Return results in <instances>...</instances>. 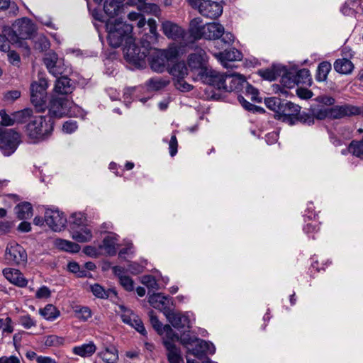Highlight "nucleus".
<instances>
[{"mask_svg":"<svg viewBox=\"0 0 363 363\" xmlns=\"http://www.w3.org/2000/svg\"><path fill=\"white\" fill-rule=\"evenodd\" d=\"M331 64L328 61L320 62L317 68L315 79L318 82H325L328 78V74L331 70Z\"/></svg>","mask_w":363,"mask_h":363,"instance_id":"obj_36","label":"nucleus"},{"mask_svg":"<svg viewBox=\"0 0 363 363\" xmlns=\"http://www.w3.org/2000/svg\"><path fill=\"white\" fill-rule=\"evenodd\" d=\"M224 28L218 23H210L206 25L204 38L218 40L223 36Z\"/></svg>","mask_w":363,"mask_h":363,"instance_id":"obj_24","label":"nucleus"},{"mask_svg":"<svg viewBox=\"0 0 363 363\" xmlns=\"http://www.w3.org/2000/svg\"><path fill=\"white\" fill-rule=\"evenodd\" d=\"M43 61L49 72L55 77L61 75L63 73L64 69L61 67L60 61L55 52L48 53L43 59Z\"/></svg>","mask_w":363,"mask_h":363,"instance_id":"obj_17","label":"nucleus"},{"mask_svg":"<svg viewBox=\"0 0 363 363\" xmlns=\"http://www.w3.org/2000/svg\"><path fill=\"white\" fill-rule=\"evenodd\" d=\"M284 71V66L280 65H273L271 67L259 69L258 71V74L261 76L264 79L269 81H274L278 77L281 75V72Z\"/></svg>","mask_w":363,"mask_h":363,"instance_id":"obj_25","label":"nucleus"},{"mask_svg":"<svg viewBox=\"0 0 363 363\" xmlns=\"http://www.w3.org/2000/svg\"><path fill=\"white\" fill-rule=\"evenodd\" d=\"M3 274L7 280L18 287H25L27 286L28 280L18 269L6 268L3 270Z\"/></svg>","mask_w":363,"mask_h":363,"instance_id":"obj_18","label":"nucleus"},{"mask_svg":"<svg viewBox=\"0 0 363 363\" xmlns=\"http://www.w3.org/2000/svg\"><path fill=\"white\" fill-rule=\"evenodd\" d=\"M40 314L48 320L56 319L60 314V311L52 304H48L40 309Z\"/></svg>","mask_w":363,"mask_h":363,"instance_id":"obj_41","label":"nucleus"},{"mask_svg":"<svg viewBox=\"0 0 363 363\" xmlns=\"http://www.w3.org/2000/svg\"><path fill=\"white\" fill-rule=\"evenodd\" d=\"M119 281L126 291H132L134 289V281L130 277H121Z\"/></svg>","mask_w":363,"mask_h":363,"instance_id":"obj_58","label":"nucleus"},{"mask_svg":"<svg viewBox=\"0 0 363 363\" xmlns=\"http://www.w3.org/2000/svg\"><path fill=\"white\" fill-rule=\"evenodd\" d=\"M8 59L11 64L19 67L21 65V57L19 54L15 50H8Z\"/></svg>","mask_w":363,"mask_h":363,"instance_id":"obj_61","label":"nucleus"},{"mask_svg":"<svg viewBox=\"0 0 363 363\" xmlns=\"http://www.w3.org/2000/svg\"><path fill=\"white\" fill-rule=\"evenodd\" d=\"M28 255L26 250L21 245L13 242L6 246L4 253V262L11 266H25Z\"/></svg>","mask_w":363,"mask_h":363,"instance_id":"obj_9","label":"nucleus"},{"mask_svg":"<svg viewBox=\"0 0 363 363\" xmlns=\"http://www.w3.org/2000/svg\"><path fill=\"white\" fill-rule=\"evenodd\" d=\"M169 82V80L161 77L150 78L147 81L146 86L150 90L159 91L166 87Z\"/></svg>","mask_w":363,"mask_h":363,"instance_id":"obj_40","label":"nucleus"},{"mask_svg":"<svg viewBox=\"0 0 363 363\" xmlns=\"http://www.w3.org/2000/svg\"><path fill=\"white\" fill-rule=\"evenodd\" d=\"M127 271L130 272L132 274L137 275L143 272V267L138 263L129 262Z\"/></svg>","mask_w":363,"mask_h":363,"instance_id":"obj_62","label":"nucleus"},{"mask_svg":"<svg viewBox=\"0 0 363 363\" xmlns=\"http://www.w3.org/2000/svg\"><path fill=\"white\" fill-rule=\"evenodd\" d=\"M17 218L19 220H26L33 215V207L29 202H21L15 207Z\"/></svg>","mask_w":363,"mask_h":363,"instance_id":"obj_28","label":"nucleus"},{"mask_svg":"<svg viewBox=\"0 0 363 363\" xmlns=\"http://www.w3.org/2000/svg\"><path fill=\"white\" fill-rule=\"evenodd\" d=\"M149 49L148 61L151 69L157 72H163L168 68V63L174 62L179 57V50L175 45H171L166 50H152L150 46Z\"/></svg>","mask_w":363,"mask_h":363,"instance_id":"obj_4","label":"nucleus"},{"mask_svg":"<svg viewBox=\"0 0 363 363\" xmlns=\"http://www.w3.org/2000/svg\"><path fill=\"white\" fill-rule=\"evenodd\" d=\"M45 221L54 231L62 230L67 223V218L58 210L47 209L45 212Z\"/></svg>","mask_w":363,"mask_h":363,"instance_id":"obj_13","label":"nucleus"},{"mask_svg":"<svg viewBox=\"0 0 363 363\" xmlns=\"http://www.w3.org/2000/svg\"><path fill=\"white\" fill-rule=\"evenodd\" d=\"M331 108H325L316 109L315 108H311L309 109V112H306L307 115H309L313 118V123L311 125L314 124L315 118L318 120H323L327 118L332 119V116L330 114Z\"/></svg>","mask_w":363,"mask_h":363,"instance_id":"obj_33","label":"nucleus"},{"mask_svg":"<svg viewBox=\"0 0 363 363\" xmlns=\"http://www.w3.org/2000/svg\"><path fill=\"white\" fill-rule=\"evenodd\" d=\"M92 238L91 231L86 227H83L80 230H73L72 238L79 242H86L91 240Z\"/></svg>","mask_w":363,"mask_h":363,"instance_id":"obj_39","label":"nucleus"},{"mask_svg":"<svg viewBox=\"0 0 363 363\" xmlns=\"http://www.w3.org/2000/svg\"><path fill=\"white\" fill-rule=\"evenodd\" d=\"M348 150L355 157L363 160V138L360 140H352L348 147Z\"/></svg>","mask_w":363,"mask_h":363,"instance_id":"obj_45","label":"nucleus"},{"mask_svg":"<svg viewBox=\"0 0 363 363\" xmlns=\"http://www.w3.org/2000/svg\"><path fill=\"white\" fill-rule=\"evenodd\" d=\"M20 143L21 135L17 131L0 127V150L4 156L11 155Z\"/></svg>","mask_w":363,"mask_h":363,"instance_id":"obj_8","label":"nucleus"},{"mask_svg":"<svg viewBox=\"0 0 363 363\" xmlns=\"http://www.w3.org/2000/svg\"><path fill=\"white\" fill-rule=\"evenodd\" d=\"M294 79L296 85L301 84H311V74L308 69H301L298 72H294Z\"/></svg>","mask_w":363,"mask_h":363,"instance_id":"obj_42","label":"nucleus"},{"mask_svg":"<svg viewBox=\"0 0 363 363\" xmlns=\"http://www.w3.org/2000/svg\"><path fill=\"white\" fill-rule=\"evenodd\" d=\"M96 350V345L94 342H90L87 344H84L81 346L74 347L73 348V352L81 357H89L92 355Z\"/></svg>","mask_w":363,"mask_h":363,"instance_id":"obj_35","label":"nucleus"},{"mask_svg":"<svg viewBox=\"0 0 363 363\" xmlns=\"http://www.w3.org/2000/svg\"><path fill=\"white\" fill-rule=\"evenodd\" d=\"M216 57L224 64L225 67H227V65L225 63V62L241 60L242 54L238 50L233 48L229 50H225L223 52H219Z\"/></svg>","mask_w":363,"mask_h":363,"instance_id":"obj_27","label":"nucleus"},{"mask_svg":"<svg viewBox=\"0 0 363 363\" xmlns=\"http://www.w3.org/2000/svg\"><path fill=\"white\" fill-rule=\"evenodd\" d=\"M77 128V122L72 120H69L64 123L62 125V130L66 133H72Z\"/></svg>","mask_w":363,"mask_h":363,"instance_id":"obj_63","label":"nucleus"},{"mask_svg":"<svg viewBox=\"0 0 363 363\" xmlns=\"http://www.w3.org/2000/svg\"><path fill=\"white\" fill-rule=\"evenodd\" d=\"M76 312L77 318L83 321L87 320L91 316V311L89 307H82Z\"/></svg>","mask_w":363,"mask_h":363,"instance_id":"obj_60","label":"nucleus"},{"mask_svg":"<svg viewBox=\"0 0 363 363\" xmlns=\"http://www.w3.org/2000/svg\"><path fill=\"white\" fill-rule=\"evenodd\" d=\"M99 356L106 363H116L118 359V350L114 347L106 348Z\"/></svg>","mask_w":363,"mask_h":363,"instance_id":"obj_37","label":"nucleus"},{"mask_svg":"<svg viewBox=\"0 0 363 363\" xmlns=\"http://www.w3.org/2000/svg\"><path fill=\"white\" fill-rule=\"evenodd\" d=\"M203 21L197 17L192 19L189 23V33L194 40L204 38L206 25L202 24Z\"/></svg>","mask_w":363,"mask_h":363,"instance_id":"obj_22","label":"nucleus"},{"mask_svg":"<svg viewBox=\"0 0 363 363\" xmlns=\"http://www.w3.org/2000/svg\"><path fill=\"white\" fill-rule=\"evenodd\" d=\"M86 222V216L80 212L72 213L69 218V223L72 230L81 226L84 227Z\"/></svg>","mask_w":363,"mask_h":363,"instance_id":"obj_47","label":"nucleus"},{"mask_svg":"<svg viewBox=\"0 0 363 363\" xmlns=\"http://www.w3.org/2000/svg\"><path fill=\"white\" fill-rule=\"evenodd\" d=\"M216 351L214 345L209 342L197 338L193 346L187 347V353L194 355L199 360L208 357L206 353L213 354Z\"/></svg>","mask_w":363,"mask_h":363,"instance_id":"obj_11","label":"nucleus"},{"mask_svg":"<svg viewBox=\"0 0 363 363\" xmlns=\"http://www.w3.org/2000/svg\"><path fill=\"white\" fill-rule=\"evenodd\" d=\"M54 122L46 116H35L25 125L24 132L26 136L34 143L48 140L54 129Z\"/></svg>","mask_w":363,"mask_h":363,"instance_id":"obj_3","label":"nucleus"},{"mask_svg":"<svg viewBox=\"0 0 363 363\" xmlns=\"http://www.w3.org/2000/svg\"><path fill=\"white\" fill-rule=\"evenodd\" d=\"M162 30L164 35L173 40L182 38L184 34V30L181 27L169 21H166L162 23Z\"/></svg>","mask_w":363,"mask_h":363,"instance_id":"obj_23","label":"nucleus"},{"mask_svg":"<svg viewBox=\"0 0 363 363\" xmlns=\"http://www.w3.org/2000/svg\"><path fill=\"white\" fill-rule=\"evenodd\" d=\"M131 315L133 316V319L130 325L143 335H146L147 331L141 319L133 313H131Z\"/></svg>","mask_w":363,"mask_h":363,"instance_id":"obj_53","label":"nucleus"},{"mask_svg":"<svg viewBox=\"0 0 363 363\" xmlns=\"http://www.w3.org/2000/svg\"><path fill=\"white\" fill-rule=\"evenodd\" d=\"M72 104V102L65 97L52 96L48 104H45V110L48 109V113L44 116L55 123V119L72 115L70 113Z\"/></svg>","mask_w":363,"mask_h":363,"instance_id":"obj_6","label":"nucleus"},{"mask_svg":"<svg viewBox=\"0 0 363 363\" xmlns=\"http://www.w3.org/2000/svg\"><path fill=\"white\" fill-rule=\"evenodd\" d=\"M198 76L203 83L218 90H223L225 82H226L225 74H221L210 68H203L201 72L198 73Z\"/></svg>","mask_w":363,"mask_h":363,"instance_id":"obj_10","label":"nucleus"},{"mask_svg":"<svg viewBox=\"0 0 363 363\" xmlns=\"http://www.w3.org/2000/svg\"><path fill=\"white\" fill-rule=\"evenodd\" d=\"M206 52L200 49L197 52L191 53L188 56V65L191 70L197 69L201 72L203 68H208L206 66Z\"/></svg>","mask_w":363,"mask_h":363,"instance_id":"obj_21","label":"nucleus"},{"mask_svg":"<svg viewBox=\"0 0 363 363\" xmlns=\"http://www.w3.org/2000/svg\"><path fill=\"white\" fill-rule=\"evenodd\" d=\"M65 339L57 335H48L45 340V345L47 347H57L64 344Z\"/></svg>","mask_w":363,"mask_h":363,"instance_id":"obj_51","label":"nucleus"},{"mask_svg":"<svg viewBox=\"0 0 363 363\" xmlns=\"http://www.w3.org/2000/svg\"><path fill=\"white\" fill-rule=\"evenodd\" d=\"M16 32L21 39L26 40L32 38L35 32V26L28 18H18L13 23Z\"/></svg>","mask_w":363,"mask_h":363,"instance_id":"obj_14","label":"nucleus"},{"mask_svg":"<svg viewBox=\"0 0 363 363\" xmlns=\"http://www.w3.org/2000/svg\"><path fill=\"white\" fill-rule=\"evenodd\" d=\"M50 43L48 39L45 37H40L35 41V48L40 50L45 51L47 50L50 48Z\"/></svg>","mask_w":363,"mask_h":363,"instance_id":"obj_59","label":"nucleus"},{"mask_svg":"<svg viewBox=\"0 0 363 363\" xmlns=\"http://www.w3.org/2000/svg\"><path fill=\"white\" fill-rule=\"evenodd\" d=\"M162 344L167 350V358L169 363H184L181 350L174 342L163 340Z\"/></svg>","mask_w":363,"mask_h":363,"instance_id":"obj_20","label":"nucleus"},{"mask_svg":"<svg viewBox=\"0 0 363 363\" xmlns=\"http://www.w3.org/2000/svg\"><path fill=\"white\" fill-rule=\"evenodd\" d=\"M185 77H182L180 79H176L174 81V86L176 89L183 92H188L193 89V86L189 83H187L184 80Z\"/></svg>","mask_w":363,"mask_h":363,"instance_id":"obj_54","label":"nucleus"},{"mask_svg":"<svg viewBox=\"0 0 363 363\" xmlns=\"http://www.w3.org/2000/svg\"><path fill=\"white\" fill-rule=\"evenodd\" d=\"M167 69L173 76L174 81L188 74V69L184 61L176 62Z\"/></svg>","mask_w":363,"mask_h":363,"instance_id":"obj_29","label":"nucleus"},{"mask_svg":"<svg viewBox=\"0 0 363 363\" xmlns=\"http://www.w3.org/2000/svg\"><path fill=\"white\" fill-rule=\"evenodd\" d=\"M147 25L149 26V30L151 35H150L149 39L152 41L156 40L159 35L157 31V23L156 21L153 18H150L147 21Z\"/></svg>","mask_w":363,"mask_h":363,"instance_id":"obj_55","label":"nucleus"},{"mask_svg":"<svg viewBox=\"0 0 363 363\" xmlns=\"http://www.w3.org/2000/svg\"><path fill=\"white\" fill-rule=\"evenodd\" d=\"M226 82L223 87V91L226 92H240L242 91L246 79L240 74H225Z\"/></svg>","mask_w":363,"mask_h":363,"instance_id":"obj_16","label":"nucleus"},{"mask_svg":"<svg viewBox=\"0 0 363 363\" xmlns=\"http://www.w3.org/2000/svg\"><path fill=\"white\" fill-rule=\"evenodd\" d=\"M2 33L6 36L8 43H11L12 44L17 43L21 40L13 26L12 27H4L3 28Z\"/></svg>","mask_w":363,"mask_h":363,"instance_id":"obj_48","label":"nucleus"},{"mask_svg":"<svg viewBox=\"0 0 363 363\" xmlns=\"http://www.w3.org/2000/svg\"><path fill=\"white\" fill-rule=\"evenodd\" d=\"M171 299L172 298L169 296H164L161 293H154L149 296L148 302L155 308L160 309Z\"/></svg>","mask_w":363,"mask_h":363,"instance_id":"obj_34","label":"nucleus"},{"mask_svg":"<svg viewBox=\"0 0 363 363\" xmlns=\"http://www.w3.org/2000/svg\"><path fill=\"white\" fill-rule=\"evenodd\" d=\"M91 291L93 294L99 298H108L111 293L116 295V292L113 289H108L106 291L100 284H94L91 286Z\"/></svg>","mask_w":363,"mask_h":363,"instance_id":"obj_44","label":"nucleus"},{"mask_svg":"<svg viewBox=\"0 0 363 363\" xmlns=\"http://www.w3.org/2000/svg\"><path fill=\"white\" fill-rule=\"evenodd\" d=\"M75 89L74 81L67 76L58 77L55 82L54 90L56 93L62 95L72 94Z\"/></svg>","mask_w":363,"mask_h":363,"instance_id":"obj_19","label":"nucleus"},{"mask_svg":"<svg viewBox=\"0 0 363 363\" xmlns=\"http://www.w3.org/2000/svg\"><path fill=\"white\" fill-rule=\"evenodd\" d=\"M244 88H245V93L246 94L251 95V100L252 101L256 102H261L262 99L260 97H259V91L256 88H255L253 86L250 84L247 81L246 84H245Z\"/></svg>","mask_w":363,"mask_h":363,"instance_id":"obj_52","label":"nucleus"},{"mask_svg":"<svg viewBox=\"0 0 363 363\" xmlns=\"http://www.w3.org/2000/svg\"><path fill=\"white\" fill-rule=\"evenodd\" d=\"M362 108L350 104L335 105L331 107L332 119H341L361 115Z\"/></svg>","mask_w":363,"mask_h":363,"instance_id":"obj_12","label":"nucleus"},{"mask_svg":"<svg viewBox=\"0 0 363 363\" xmlns=\"http://www.w3.org/2000/svg\"><path fill=\"white\" fill-rule=\"evenodd\" d=\"M117 238L116 236H106L103 240V247L106 252L111 256L116 254V250L115 247Z\"/></svg>","mask_w":363,"mask_h":363,"instance_id":"obj_46","label":"nucleus"},{"mask_svg":"<svg viewBox=\"0 0 363 363\" xmlns=\"http://www.w3.org/2000/svg\"><path fill=\"white\" fill-rule=\"evenodd\" d=\"M280 77H281L280 82L283 86L291 89L296 85L294 71H289L284 66V71L281 72Z\"/></svg>","mask_w":363,"mask_h":363,"instance_id":"obj_38","label":"nucleus"},{"mask_svg":"<svg viewBox=\"0 0 363 363\" xmlns=\"http://www.w3.org/2000/svg\"><path fill=\"white\" fill-rule=\"evenodd\" d=\"M124 0H107L104 4V12L110 17L113 18L118 14Z\"/></svg>","mask_w":363,"mask_h":363,"instance_id":"obj_31","label":"nucleus"},{"mask_svg":"<svg viewBox=\"0 0 363 363\" xmlns=\"http://www.w3.org/2000/svg\"><path fill=\"white\" fill-rule=\"evenodd\" d=\"M12 116H14L15 123L19 124L28 123L35 116L33 110L29 108L16 111L13 113Z\"/></svg>","mask_w":363,"mask_h":363,"instance_id":"obj_32","label":"nucleus"},{"mask_svg":"<svg viewBox=\"0 0 363 363\" xmlns=\"http://www.w3.org/2000/svg\"><path fill=\"white\" fill-rule=\"evenodd\" d=\"M48 87V81L44 77H40L38 82H33L30 84V101L37 112L45 111Z\"/></svg>","mask_w":363,"mask_h":363,"instance_id":"obj_7","label":"nucleus"},{"mask_svg":"<svg viewBox=\"0 0 363 363\" xmlns=\"http://www.w3.org/2000/svg\"><path fill=\"white\" fill-rule=\"evenodd\" d=\"M141 282L148 289H157V283L152 275H145L142 277Z\"/></svg>","mask_w":363,"mask_h":363,"instance_id":"obj_57","label":"nucleus"},{"mask_svg":"<svg viewBox=\"0 0 363 363\" xmlns=\"http://www.w3.org/2000/svg\"><path fill=\"white\" fill-rule=\"evenodd\" d=\"M198 337L195 336H191L190 335L189 330L187 332H184L180 336L179 340L180 342L187 348V347L193 346L194 342Z\"/></svg>","mask_w":363,"mask_h":363,"instance_id":"obj_50","label":"nucleus"},{"mask_svg":"<svg viewBox=\"0 0 363 363\" xmlns=\"http://www.w3.org/2000/svg\"><path fill=\"white\" fill-rule=\"evenodd\" d=\"M0 116L1 118V123L4 126H11L15 123L14 116L11 117L8 115L4 109L0 110Z\"/></svg>","mask_w":363,"mask_h":363,"instance_id":"obj_56","label":"nucleus"},{"mask_svg":"<svg viewBox=\"0 0 363 363\" xmlns=\"http://www.w3.org/2000/svg\"><path fill=\"white\" fill-rule=\"evenodd\" d=\"M334 69L340 74H348L353 70L354 65L346 58L337 59L334 63Z\"/></svg>","mask_w":363,"mask_h":363,"instance_id":"obj_30","label":"nucleus"},{"mask_svg":"<svg viewBox=\"0 0 363 363\" xmlns=\"http://www.w3.org/2000/svg\"><path fill=\"white\" fill-rule=\"evenodd\" d=\"M106 28L107 40L112 48H118L123 42L124 44L130 43L134 38L132 35L133 26L119 18L106 21Z\"/></svg>","mask_w":363,"mask_h":363,"instance_id":"obj_2","label":"nucleus"},{"mask_svg":"<svg viewBox=\"0 0 363 363\" xmlns=\"http://www.w3.org/2000/svg\"><path fill=\"white\" fill-rule=\"evenodd\" d=\"M315 101L325 106H333L335 103V99L333 97L325 95L317 96Z\"/></svg>","mask_w":363,"mask_h":363,"instance_id":"obj_64","label":"nucleus"},{"mask_svg":"<svg viewBox=\"0 0 363 363\" xmlns=\"http://www.w3.org/2000/svg\"><path fill=\"white\" fill-rule=\"evenodd\" d=\"M143 50L141 48L136 45L135 39L130 43L124 44L123 49L124 57L127 62L132 63L135 66H142L145 63V60L150 54V43L146 40L145 42H142Z\"/></svg>","mask_w":363,"mask_h":363,"instance_id":"obj_5","label":"nucleus"},{"mask_svg":"<svg viewBox=\"0 0 363 363\" xmlns=\"http://www.w3.org/2000/svg\"><path fill=\"white\" fill-rule=\"evenodd\" d=\"M168 320L174 328L178 330L184 328L185 327H186L188 329L191 328L189 316L185 315L181 313L174 312L172 314V316H170V319H168Z\"/></svg>","mask_w":363,"mask_h":363,"instance_id":"obj_26","label":"nucleus"},{"mask_svg":"<svg viewBox=\"0 0 363 363\" xmlns=\"http://www.w3.org/2000/svg\"><path fill=\"white\" fill-rule=\"evenodd\" d=\"M148 315L150 318V323L152 328L157 331L159 335H162V324L159 320L157 316L155 315V312L151 310L148 312Z\"/></svg>","mask_w":363,"mask_h":363,"instance_id":"obj_49","label":"nucleus"},{"mask_svg":"<svg viewBox=\"0 0 363 363\" xmlns=\"http://www.w3.org/2000/svg\"><path fill=\"white\" fill-rule=\"evenodd\" d=\"M56 244L57 247L62 250L69 252H78L80 250V246L77 243L67 241L65 240H57Z\"/></svg>","mask_w":363,"mask_h":363,"instance_id":"obj_43","label":"nucleus"},{"mask_svg":"<svg viewBox=\"0 0 363 363\" xmlns=\"http://www.w3.org/2000/svg\"><path fill=\"white\" fill-rule=\"evenodd\" d=\"M264 104L267 108L274 111V118L277 121L294 125L297 122L311 125L313 118L305 111H301V107L279 97L272 96L264 99Z\"/></svg>","mask_w":363,"mask_h":363,"instance_id":"obj_1","label":"nucleus"},{"mask_svg":"<svg viewBox=\"0 0 363 363\" xmlns=\"http://www.w3.org/2000/svg\"><path fill=\"white\" fill-rule=\"evenodd\" d=\"M199 13L206 18L216 19L223 13V6L211 0H205L199 9Z\"/></svg>","mask_w":363,"mask_h":363,"instance_id":"obj_15","label":"nucleus"}]
</instances>
